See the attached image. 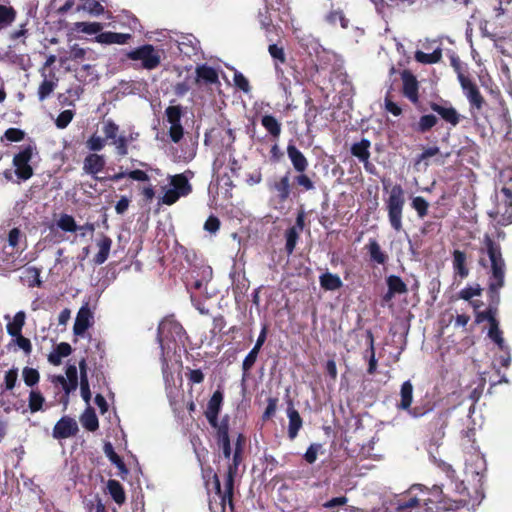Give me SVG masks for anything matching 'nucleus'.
Returning a JSON list of instances; mask_svg holds the SVG:
<instances>
[{"mask_svg": "<svg viewBox=\"0 0 512 512\" xmlns=\"http://www.w3.org/2000/svg\"><path fill=\"white\" fill-rule=\"evenodd\" d=\"M17 18V10L11 5L9 0L0 3V31L11 27Z\"/></svg>", "mask_w": 512, "mask_h": 512, "instance_id": "5701e85b", "label": "nucleus"}, {"mask_svg": "<svg viewBox=\"0 0 512 512\" xmlns=\"http://www.w3.org/2000/svg\"><path fill=\"white\" fill-rule=\"evenodd\" d=\"M402 94L412 104L419 103V82L416 76L408 69L401 72Z\"/></svg>", "mask_w": 512, "mask_h": 512, "instance_id": "f8f14e48", "label": "nucleus"}, {"mask_svg": "<svg viewBox=\"0 0 512 512\" xmlns=\"http://www.w3.org/2000/svg\"><path fill=\"white\" fill-rule=\"evenodd\" d=\"M45 404V397L38 389H32L29 392L28 407L31 413H37L43 410Z\"/></svg>", "mask_w": 512, "mask_h": 512, "instance_id": "f704fd0d", "label": "nucleus"}, {"mask_svg": "<svg viewBox=\"0 0 512 512\" xmlns=\"http://www.w3.org/2000/svg\"><path fill=\"white\" fill-rule=\"evenodd\" d=\"M75 26L77 30L89 35H98L99 33H101V30L103 28L102 24L99 22H77Z\"/></svg>", "mask_w": 512, "mask_h": 512, "instance_id": "3c124183", "label": "nucleus"}, {"mask_svg": "<svg viewBox=\"0 0 512 512\" xmlns=\"http://www.w3.org/2000/svg\"><path fill=\"white\" fill-rule=\"evenodd\" d=\"M215 430V440L220 441L224 439H229V416L225 415L222 417V419L219 421V419H216L215 425H210Z\"/></svg>", "mask_w": 512, "mask_h": 512, "instance_id": "4c0bfd02", "label": "nucleus"}, {"mask_svg": "<svg viewBox=\"0 0 512 512\" xmlns=\"http://www.w3.org/2000/svg\"><path fill=\"white\" fill-rule=\"evenodd\" d=\"M79 431L75 419L70 416H63L53 427L52 436L55 439H67L75 436Z\"/></svg>", "mask_w": 512, "mask_h": 512, "instance_id": "ddd939ff", "label": "nucleus"}, {"mask_svg": "<svg viewBox=\"0 0 512 512\" xmlns=\"http://www.w3.org/2000/svg\"><path fill=\"white\" fill-rule=\"evenodd\" d=\"M125 177H128L135 181H141V182L149 181L148 174L145 171L139 170V169L128 171V172L119 171L118 173L107 177V179H109L113 182H117ZM96 179L101 182L106 180V178H104V177H102V178L96 177Z\"/></svg>", "mask_w": 512, "mask_h": 512, "instance_id": "a878e982", "label": "nucleus"}, {"mask_svg": "<svg viewBox=\"0 0 512 512\" xmlns=\"http://www.w3.org/2000/svg\"><path fill=\"white\" fill-rule=\"evenodd\" d=\"M442 58V51L440 49L434 50L432 53H424L417 51L415 53V59L420 63L434 64L438 63Z\"/></svg>", "mask_w": 512, "mask_h": 512, "instance_id": "09e8293b", "label": "nucleus"}, {"mask_svg": "<svg viewBox=\"0 0 512 512\" xmlns=\"http://www.w3.org/2000/svg\"><path fill=\"white\" fill-rule=\"evenodd\" d=\"M57 86V80L44 79L38 88V99L40 101L45 100L54 91Z\"/></svg>", "mask_w": 512, "mask_h": 512, "instance_id": "8fccbe9b", "label": "nucleus"}, {"mask_svg": "<svg viewBox=\"0 0 512 512\" xmlns=\"http://www.w3.org/2000/svg\"><path fill=\"white\" fill-rule=\"evenodd\" d=\"M170 185L174 190L182 194L184 197L192 192V186L189 183V179L185 173L172 176L170 179Z\"/></svg>", "mask_w": 512, "mask_h": 512, "instance_id": "c756f323", "label": "nucleus"}, {"mask_svg": "<svg viewBox=\"0 0 512 512\" xmlns=\"http://www.w3.org/2000/svg\"><path fill=\"white\" fill-rule=\"evenodd\" d=\"M388 220L391 227L400 232L403 229L402 218L405 205V193L400 184H395L385 201Z\"/></svg>", "mask_w": 512, "mask_h": 512, "instance_id": "20e7f679", "label": "nucleus"}, {"mask_svg": "<svg viewBox=\"0 0 512 512\" xmlns=\"http://www.w3.org/2000/svg\"><path fill=\"white\" fill-rule=\"evenodd\" d=\"M482 291L483 289L479 284H475L474 286H467L459 292V297L465 301L470 302L473 297L480 296Z\"/></svg>", "mask_w": 512, "mask_h": 512, "instance_id": "6e6d98bb", "label": "nucleus"}, {"mask_svg": "<svg viewBox=\"0 0 512 512\" xmlns=\"http://www.w3.org/2000/svg\"><path fill=\"white\" fill-rule=\"evenodd\" d=\"M76 10H84L95 16L104 13L103 5L97 0H82V3L77 6Z\"/></svg>", "mask_w": 512, "mask_h": 512, "instance_id": "c03bdc74", "label": "nucleus"}, {"mask_svg": "<svg viewBox=\"0 0 512 512\" xmlns=\"http://www.w3.org/2000/svg\"><path fill=\"white\" fill-rule=\"evenodd\" d=\"M56 225L64 232L73 233L78 231V225L76 224L75 219L69 214H61L60 218L56 222Z\"/></svg>", "mask_w": 512, "mask_h": 512, "instance_id": "49530a36", "label": "nucleus"}, {"mask_svg": "<svg viewBox=\"0 0 512 512\" xmlns=\"http://www.w3.org/2000/svg\"><path fill=\"white\" fill-rule=\"evenodd\" d=\"M103 451L108 459L119 469L121 474H128V469L123 459L115 452L111 442H105Z\"/></svg>", "mask_w": 512, "mask_h": 512, "instance_id": "72a5a7b5", "label": "nucleus"}, {"mask_svg": "<svg viewBox=\"0 0 512 512\" xmlns=\"http://www.w3.org/2000/svg\"><path fill=\"white\" fill-rule=\"evenodd\" d=\"M186 339L187 335L185 329L173 317L164 318L158 325L157 341L163 354L165 349H171V343H174L175 346H184Z\"/></svg>", "mask_w": 512, "mask_h": 512, "instance_id": "7ed1b4c3", "label": "nucleus"}, {"mask_svg": "<svg viewBox=\"0 0 512 512\" xmlns=\"http://www.w3.org/2000/svg\"><path fill=\"white\" fill-rule=\"evenodd\" d=\"M17 380H18V369L12 368V369L8 370L4 376L5 389L12 390L16 386Z\"/></svg>", "mask_w": 512, "mask_h": 512, "instance_id": "0e129e2a", "label": "nucleus"}, {"mask_svg": "<svg viewBox=\"0 0 512 512\" xmlns=\"http://www.w3.org/2000/svg\"><path fill=\"white\" fill-rule=\"evenodd\" d=\"M365 248L372 262L380 265H384L387 262L388 256L381 250L379 243L375 239H370Z\"/></svg>", "mask_w": 512, "mask_h": 512, "instance_id": "2f4dec72", "label": "nucleus"}, {"mask_svg": "<svg viewBox=\"0 0 512 512\" xmlns=\"http://www.w3.org/2000/svg\"><path fill=\"white\" fill-rule=\"evenodd\" d=\"M261 124L273 139H278L280 137L282 126L275 116L270 114L262 116Z\"/></svg>", "mask_w": 512, "mask_h": 512, "instance_id": "7c9ffc66", "label": "nucleus"}, {"mask_svg": "<svg viewBox=\"0 0 512 512\" xmlns=\"http://www.w3.org/2000/svg\"><path fill=\"white\" fill-rule=\"evenodd\" d=\"M97 246L99 248L98 253L94 256V263L96 265L103 264L109 257L112 239L107 235H102L99 241L97 242Z\"/></svg>", "mask_w": 512, "mask_h": 512, "instance_id": "bb28decb", "label": "nucleus"}, {"mask_svg": "<svg viewBox=\"0 0 512 512\" xmlns=\"http://www.w3.org/2000/svg\"><path fill=\"white\" fill-rule=\"evenodd\" d=\"M118 131L119 126L112 120H107L106 122H104L103 132L105 134L106 139L115 140L117 138Z\"/></svg>", "mask_w": 512, "mask_h": 512, "instance_id": "69168bd1", "label": "nucleus"}, {"mask_svg": "<svg viewBox=\"0 0 512 512\" xmlns=\"http://www.w3.org/2000/svg\"><path fill=\"white\" fill-rule=\"evenodd\" d=\"M277 405H278V398L269 397L267 399V406L265 408V411L262 414L263 421H267L275 415L276 410H277Z\"/></svg>", "mask_w": 512, "mask_h": 512, "instance_id": "052dcab7", "label": "nucleus"}, {"mask_svg": "<svg viewBox=\"0 0 512 512\" xmlns=\"http://www.w3.org/2000/svg\"><path fill=\"white\" fill-rule=\"evenodd\" d=\"M459 83L469 102V110L474 120H477V116L483 113L486 106V101L481 94L477 84L466 75H460Z\"/></svg>", "mask_w": 512, "mask_h": 512, "instance_id": "423d86ee", "label": "nucleus"}, {"mask_svg": "<svg viewBox=\"0 0 512 512\" xmlns=\"http://www.w3.org/2000/svg\"><path fill=\"white\" fill-rule=\"evenodd\" d=\"M108 493L111 498L118 504L122 505L126 501V494L122 484L114 479H110L107 482Z\"/></svg>", "mask_w": 512, "mask_h": 512, "instance_id": "473e14b6", "label": "nucleus"}, {"mask_svg": "<svg viewBox=\"0 0 512 512\" xmlns=\"http://www.w3.org/2000/svg\"><path fill=\"white\" fill-rule=\"evenodd\" d=\"M430 108L433 112L437 113L445 122L451 124L453 127L457 126L461 121V115L451 105L443 106L436 102H431Z\"/></svg>", "mask_w": 512, "mask_h": 512, "instance_id": "a211bd4d", "label": "nucleus"}, {"mask_svg": "<svg viewBox=\"0 0 512 512\" xmlns=\"http://www.w3.org/2000/svg\"><path fill=\"white\" fill-rule=\"evenodd\" d=\"M268 52L275 61L274 67L277 75H283V70L279 66V63L284 64L286 62V55L283 47H279L276 44H270L268 47Z\"/></svg>", "mask_w": 512, "mask_h": 512, "instance_id": "c9c22d12", "label": "nucleus"}, {"mask_svg": "<svg viewBox=\"0 0 512 512\" xmlns=\"http://www.w3.org/2000/svg\"><path fill=\"white\" fill-rule=\"evenodd\" d=\"M320 286L325 291H335L343 286L341 278L337 274L325 272L319 277Z\"/></svg>", "mask_w": 512, "mask_h": 512, "instance_id": "c85d7f7f", "label": "nucleus"}, {"mask_svg": "<svg viewBox=\"0 0 512 512\" xmlns=\"http://www.w3.org/2000/svg\"><path fill=\"white\" fill-rule=\"evenodd\" d=\"M285 237V252L288 256L292 255L298 240L300 239V233L294 228H288L284 234Z\"/></svg>", "mask_w": 512, "mask_h": 512, "instance_id": "a19ab883", "label": "nucleus"}, {"mask_svg": "<svg viewBox=\"0 0 512 512\" xmlns=\"http://www.w3.org/2000/svg\"><path fill=\"white\" fill-rule=\"evenodd\" d=\"M37 153L35 144H28L20 147V151L13 157L12 164L15 168V175L21 181L30 179L34 170L30 165L33 155Z\"/></svg>", "mask_w": 512, "mask_h": 512, "instance_id": "0eeeda50", "label": "nucleus"}, {"mask_svg": "<svg viewBox=\"0 0 512 512\" xmlns=\"http://www.w3.org/2000/svg\"><path fill=\"white\" fill-rule=\"evenodd\" d=\"M127 59L132 61H140V67L145 70H154L162 60L161 50L154 47L152 44H144L136 47L125 54Z\"/></svg>", "mask_w": 512, "mask_h": 512, "instance_id": "39448f33", "label": "nucleus"}, {"mask_svg": "<svg viewBox=\"0 0 512 512\" xmlns=\"http://www.w3.org/2000/svg\"><path fill=\"white\" fill-rule=\"evenodd\" d=\"M441 468L445 472L447 478L450 481L447 490L449 491L450 487L453 486L452 490L457 496L456 498L453 499V501L459 505L467 504L469 493L467 487L464 485V482L456 480V472L451 465L443 463L441 465Z\"/></svg>", "mask_w": 512, "mask_h": 512, "instance_id": "9b49d317", "label": "nucleus"}, {"mask_svg": "<svg viewBox=\"0 0 512 512\" xmlns=\"http://www.w3.org/2000/svg\"><path fill=\"white\" fill-rule=\"evenodd\" d=\"M22 376L25 384L28 387L35 386L40 380V374L38 370L30 367H24L22 371Z\"/></svg>", "mask_w": 512, "mask_h": 512, "instance_id": "864d4df0", "label": "nucleus"}, {"mask_svg": "<svg viewBox=\"0 0 512 512\" xmlns=\"http://www.w3.org/2000/svg\"><path fill=\"white\" fill-rule=\"evenodd\" d=\"M223 399L224 395L220 390H216L209 399L204 415L210 425L216 424V419L219 418L222 409Z\"/></svg>", "mask_w": 512, "mask_h": 512, "instance_id": "dca6fc26", "label": "nucleus"}, {"mask_svg": "<svg viewBox=\"0 0 512 512\" xmlns=\"http://www.w3.org/2000/svg\"><path fill=\"white\" fill-rule=\"evenodd\" d=\"M293 186L301 188L303 191H310L315 188L314 182L305 172H297L293 178Z\"/></svg>", "mask_w": 512, "mask_h": 512, "instance_id": "a18cd8bd", "label": "nucleus"}, {"mask_svg": "<svg viewBox=\"0 0 512 512\" xmlns=\"http://www.w3.org/2000/svg\"><path fill=\"white\" fill-rule=\"evenodd\" d=\"M26 133L19 128H8L4 133V138L10 142H20L24 140Z\"/></svg>", "mask_w": 512, "mask_h": 512, "instance_id": "e2e57ef3", "label": "nucleus"}, {"mask_svg": "<svg viewBox=\"0 0 512 512\" xmlns=\"http://www.w3.org/2000/svg\"><path fill=\"white\" fill-rule=\"evenodd\" d=\"M413 401V385L410 380L403 382L400 389V402L397 404V408L400 410L408 411L412 416L418 417L422 415L417 409L411 410V404Z\"/></svg>", "mask_w": 512, "mask_h": 512, "instance_id": "f3484780", "label": "nucleus"}, {"mask_svg": "<svg viewBox=\"0 0 512 512\" xmlns=\"http://www.w3.org/2000/svg\"><path fill=\"white\" fill-rule=\"evenodd\" d=\"M488 336L498 346L500 350H508V347L505 344L504 338L502 336V331L499 328L498 321L496 323H492L488 331Z\"/></svg>", "mask_w": 512, "mask_h": 512, "instance_id": "79ce46f5", "label": "nucleus"}, {"mask_svg": "<svg viewBox=\"0 0 512 512\" xmlns=\"http://www.w3.org/2000/svg\"><path fill=\"white\" fill-rule=\"evenodd\" d=\"M25 313L19 311L14 315L13 321L7 324V332L10 336H17L22 334V328L25 324Z\"/></svg>", "mask_w": 512, "mask_h": 512, "instance_id": "ea45409f", "label": "nucleus"}, {"mask_svg": "<svg viewBox=\"0 0 512 512\" xmlns=\"http://www.w3.org/2000/svg\"><path fill=\"white\" fill-rule=\"evenodd\" d=\"M287 155L296 172H306L309 162L306 156L294 144L287 146Z\"/></svg>", "mask_w": 512, "mask_h": 512, "instance_id": "412c9836", "label": "nucleus"}, {"mask_svg": "<svg viewBox=\"0 0 512 512\" xmlns=\"http://www.w3.org/2000/svg\"><path fill=\"white\" fill-rule=\"evenodd\" d=\"M387 287L395 294H406L408 292L407 285L397 275H390L386 279Z\"/></svg>", "mask_w": 512, "mask_h": 512, "instance_id": "37998d69", "label": "nucleus"}, {"mask_svg": "<svg viewBox=\"0 0 512 512\" xmlns=\"http://www.w3.org/2000/svg\"><path fill=\"white\" fill-rule=\"evenodd\" d=\"M483 245L491 264L487 288L489 304L486 310L475 312V322L480 324L488 321L491 326L498 321L496 315L500 304V290L505 285L506 264L500 244L490 235H484Z\"/></svg>", "mask_w": 512, "mask_h": 512, "instance_id": "f257e3e1", "label": "nucleus"}, {"mask_svg": "<svg viewBox=\"0 0 512 512\" xmlns=\"http://www.w3.org/2000/svg\"><path fill=\"white\" fill-rule=\"evenodd\" d=\"M93 323V314L88 303L81 306L77 312L73 326V333L76 336H82Z\"/></svg>", "mask_w": 512, "mask_h": 512, "instance_id": "4468645a", "label": "nucleus"}, {"mask_svg": "<svg viewBox=\"0 0 512 512\" xmlns=\"http://www.w3.org/2000/svg\"><path fill=\"white\" fill-rule=\"evenodd\" d=\"M184 129L181 123L171 124L169 129V137L174 143H179L183 138Z\"/></svg>", "mask_w": 512, "mask_h": 512, "instance_id": "338daca9", "label": "nucleus"}, {"mask_svg": "<svg viewBox=\"0 0 512 512\" xmlns=\"http://www.w3.org/2000/svg\"><path fill=\"white\" fill-rule=\"evenodd\" d=\"M484 117L493 132H509L511 127L509 111L503 102L488 107Z\"/></svg>", "mask_w": 512, "mask_h": 512, "instance_id": "6e6552de", "label": "nucleus"}, {"mask_svg": "<svg viewBox=\"0 0 512 512\" xmlns=\"http://www.w3.org/2000/svg\"><path fill=\"white\" fill-rule=\"evenodd\" d=\"M86 145L91 151H100L105 146V140L97 135H92L87 140Z\"/></svg>", "mask_w": 512, "mask_h": 512, "instance_id": "774afa93", "label": "nucleus"}, {"mask_svg": "<svg viewBox=\"0 0 512 512\" xmlns=\"http://www.w3.org/2000/svg\"><path fill=\"white\" fill-rule=\"evenodd\" d=\"M167 121L171 124L181 123L183 115L182 107L180 105L168 106L165 110Z\"/></svg>", "mask_w": 512, "mask_h": 512, "instance_id": "603ef678", "label": "nucleus"}, {"mask_svg": "<svg viewBox=\"0 0 512 512\" xmlns=\"http://www.w3.org/2000/svg\"><path fill=\"white\" fill-rule=\"evenodd\" d=\"M243 451H239V449H234L232 461L229 463L226 479H225V491L223 492L221 489V484L219 477L216 473L213 474V483L216 494H218L221 498V505L224 508L226 503H228L231 510L234 509L233 503V494H234V479L238 472V467L241 464L243 457Z\"/></svg>", "mask_w": 512, "mask_h": 512, "instance_id": "f03ea898", "label": "nucleus"}, {"mask_svg": "<svg viewBox=\"0 0 512 512\" xmlns=\"http://www.w3.org/2000/svg\"><path fill=\"white\" fill-rule=\"evenodd\" d=\"M74 117V112L72 110H64L59 113L55 120V125L59 129H65Z\"/></svg>", "mask_w": 512, "mask_h": 512, "instance_id": "13d9d810", "label": "nucleus"}, {"mask_svg": "<svg viewBox=\"0 0 512 512\" xmlns=\"http://www.w3.org/2000/svg\"><path fill=\"white\" fill-rule=\"evenodd\" d=\"M132 38V35L129 33H117L112 31L101 32L95 36V41L100 44H119L124 45L127 44L128 41Z\"/></svg>", "mask_w": 512, "mask_h": 512, "instance_id": "4be33fe9", "label": "nucleus"}, {"mask_svg": "<svg viewBox=\"0 0 512 512\" xmlns=\"http://www.w3.org/2000/svg\"><path fill=\"white\" fill-rule=\"evenodd\" d=\"M260 351L256 350V349H251L250 352L246 355V357L244 358L243 362H242V370H243V374L244 375H247L249 374L250 370L253 368V366L255 365V362L257 360V357H258V354H259Z\"/></svg>", "mask_w": 512, "mask_h": 512, "instance_id": "4d7b16f0", "label": "nucleus"}, {"mask_svg": "<svg viewBox=\"0 0 512 512\" xmlns=\"http://www.w3.org/2000/svg\"><path fill=\"white\" fill-rule=\"evenodd\" d=\"M186 378L189 384H200L204 381L205 375L201 369H190L187 368V372L185 373Z\"/></svg>", "mask_w": 512, "mask_h": 512, "instance_id": "680f3d73", "label": "nucleus"}, {"mask_svg": "<svg viewBox=\"0 0 512 512\" xmlns=\"http://www.w3.org/2000/svg\"><path fill=\"white\" fill-rule=\"evenodd\" d=\"M234 85L244 93H248L251 90L250 83L248 79L241 73L235 72L233 76Z\"/></svg>", "mask_w": 512, "mask_h": 512, "instance_id": "bf43d9fd", "label": "nucleus"}, {"mask_svg": "<svg viewBox=\"0 0 512 512\" xmlns=\"http://www.w3.org/2000/svg\"><path fill=\"white\" fill-rule=\"evenodd\" d=\"M411 207L416 211L417 216L423 219L428 215L429 202L422 196H415L411 200Z\"/></svg>", "mask_w": 512, "mask_h": 512, "instance_id": "de8ad7c7", "label": "nucleus"}, {"mask_svg": "<svg viewBox=\"0 0 512 512\" xmlns=\"http://www.w3.org/2000/svg\"><path fill=\"white\" fill-rule=\"evenodd\" d=\"M370 140L362 138L361 141L353 143L351 146V154L367 167L370 158Z\"/></svg>", "mask_w": 512, "mask_h": 512, "instance_id": "393cba45", "label": "nucleus"}, {"mask_svg": "<svg viewBox=\"0 0 512 512\" xmlns=\"http://www.w3.org/2000/svg\"><path fill=\"white\" fill-rule=\"evenodd\" d=\"M105 164L106 162L103 155L90 153L84 159L83 170L87 174L96 175L104 169Z\"/></svg>", "mask_w": 512, "mask_h": 512, "instance_id": "b1692460", "label": "nucleus"}, {"mask_svg": "<svg viewBox=\"0 0 512 512\" xmlns=\"http://www.w3.org/2000/svg\"><path fill=\"white\" fill-rule=\"evenodd\" d=\"M81 423L85 429L94 432L99 428V421L93 408L86 409L81 417Z\"/></svg>", "mask_w": 512, "mask_h": 512, "instance_id": "58836bf2", "label": "nucleus"}, {"mask_svg": "<svg viewBox=\"0 0 512 512\" xmlns=\"http://www.w3.org/2000/svg\"><path fill=\"white\" fill-rule=\"evenodd\" d=\"M72 353L71 345L67 342H61L56 345L54 350L48 355V361L58 366L62 363V358L68 357Z\"/></svg>", "mask_w": 512, "mask_h": 512, "instance_id": "cd10ccee", "label": "nucleus"}, {"mask_svg": "<svg viewBox=\"0 0 512 512\" xmlns=\"http://www.w3.org/2000/svg\"><path fill=\"white\" fill-rule=\"evenodd\" d=\"M452 267L454 278L459 277L460 280H463L469 275V267L467 265V255L464 251L459 249H455L452 253Z\"/></svg>", "mask_w": 512, "mask_h": 512, "instance_id": "6ab92c4d", "label": "nucleus"}, {"mask_svg": "<svg viewBox=\"0 0 512 512\" xmlns=\"http://www.w3.org/2000/svg\"><path fill=\"white\" fill-rule=\"evenodd\" d=\"M287 417L289 419L287 434L290 440H294L303 426V420L299 412L294 408L291 399L288 401Z\"/></svg>", "mask_w": 512, "mask_h": 512, "instance_id": "aec40b11", "label": "nucleus"}, {"mask_svg": "<svg viewBox=\"0 0 512 512\" xmlns=\"http://www.w3.org/2000/svg\"><path fill=\"white\" fill-rule=\"evenodd\" d=\"M500 194L501 200L497 201L495 210L489 213V215L497 220L501 226H507L512 224V190L503 187Z\"/></svg>", "mask_w": 512, "mask_h": 512, "instance_id": "1a4fd4ad", "label": "nucleus"}, {"mask_svg": "<svg viewBox=\"0 0 512 512\" xmlns=\"http://www.w3.org/2000/svg\"><path fill=\"white\" fill-rule=\"evenodd\" d=\"M325 20H326V22H328L331 25H335L337 21H340L341 26L343 28H347V26H348V20L345 17L343 11L340 9L330 11L326 15Z\"/></svg>", "mask_w": 512, "mask_h": 512, "instance_id": "5fc2aeb1", "label": "nucleus"}, {"mask_svg": "<svg viewBox=\"0 0 512 512\" xmlns=\"http://www.w3.org/2000/svg\"><path fill=\"white\" fill-rule=\"evenodd\" d=\"M438 123V118L434 114H425L419 118L415 124L414 130L420 134L427 133Z\"/></svg>", "mask_w": 512, "mask_h": 512, "instance_id": "e433bc0d", "label": "nucleus"}, {"mask_svg": "<svg viewBox=\"0 0 512 512\" xmlns=\"http://www.w3.org/2000/svg\"><path fill=\"white\" fill-rule=\"evenodd\" d=\"M268 189L275 194L278 203H285L290 198L293 189L291 170H287L279 179L269 182Z\"/></svg>", "mask_w": 512, "mask_h": 512, "instance_id": "9d476101", "label": "nucleus"}, {"mask_svg": "<svg viewBox=\"0 0 512 512\" xmlns=\"http://www.w3.org/2000/svg\"><path fill=\"white\" fill-rule=\"evenodd\" d=\"M196 77L195 84L196 85H214L220 84L218 72L212 66L208 64H200L195 69Z\"/></svg>", "mask_w": 512, "mask_h": 512, "instance_id": "2eb2a0df", "label": "nucleus"}]
</instances>
